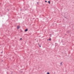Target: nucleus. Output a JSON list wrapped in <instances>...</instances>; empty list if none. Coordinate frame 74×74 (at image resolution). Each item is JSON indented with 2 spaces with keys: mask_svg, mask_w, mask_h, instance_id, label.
Listing matches in <instances>:
<instances>
[{
  "mask_svg": "<svg viewBox=\"0 0 74 74\" xmlns=\"http://www.w3.org/2000/svg\"><path fill=\"white\" fill-rule=\"evenodd\" d=\"M17 27L18 29H19V28H20V27H19V26H17Z\"/></svg>",
  "mask_w": 74,
  "mask_h": 74,
  "instance_id": "f257e3e1",
  "label": "nucleus"
},
{
  "mask_svg": "<svg viewBox=\"0 0 74 74\" xmlns=\"http://www.w3.org/2000/svg\"><path fill=\"white\" fill-rule=\"evenodd\" d=\"M28 31L27 29H26L25 30V32H26V31Z\"/></svg>",
  "mask_w": 74,
  "mask_h": 74,
  "instance_id": "f03ea898",
  "label": "nucleus"
},
{
  "mask_svg": "<svg viewBox=\"0 0 74 74\" xmlns=\"http://www.w3.org/2000/svg\"><path fill=\"white\" fill-rule=\"evenodd\" d=\"M62 62L61 63H60V65H61V66H62Z\"/></svg>",
  "mask_w": 74,
  "mask_h": 74,
  "instance_id": "7ed1b4c3",
  "label": "nucleus"
},
{
  "mask_svg": "<svg viewBox=\"0 0 74 74\" xmlns=\"http://www.w3.org/2000/svg\"><path fill=\"white\" fill-rule=\"evenodd\" d=\"M48 2L49 3V4L50 3V2L49 1Z\"/></svg>",
  "mask_w": 74,
  "mask_h": 74,
  "instance_id": "20e7f679",
  "label": "nucleus"
},
{
  "mask_svg": "<svg viewBox=\"0 0 74 74\" xmlns=\"http://www.w3.org/2000/svg\"><path fill=\"white\" fill-rule=\"evenodd\" d=\"M47 74H49V73L48 72L47 73Z\"/></svg>",
  "mask_w": 74,
  "mask_h": 74,
  "instance_id": "39448f33",
  "label": "nucleus"
},
{
  "mask_svg": "<svg viewBox=\"0 0 74 74\" xmlns=\"http://www.w3.org/2000/svg\"><path fill=\"white\" fill-rule=\"evenodd\" d=\"M39 47H41V46H40V45H39Z\"/></svg>",
  "mask_w": 74,
  "mask_h": 74,
  "instance_id": "423d86ee",
  "label": "nucleus"
},
{
  "mask_svg": "<svg viewBox=\"0 0 74 74\" xmlns=\"http://www.w3.org/2000/svg\"><path fill=\"white\" fill-rule=\"evenodd\" d=\"M45 2H47V1H45Z\"/></svg>",
  "mask_w": 74,
  "mask_h": 74,
  "instance_id": "0eeeda50",
  "label": "nucleus"
},
{
  "mask_svg": "<svg viewBox=\"0 0 74 74\" xmlns=\"http://www.w3.org/2000/svg\"><path fill=\"white\" fill-rule=\"evenodd\" d=\"M38 45H39V44L38 43Z\"/></svg>",
  "mask_w": 74,
  "mask_h": 74,
  "instance_id": "6e6552de",
  "label": "nucleus"
},
{
  "mask_svg": "<svg viewBox=\"0 0 74 74\" xmlns=\"http://www.w3.org/2000/svg\"><path fill=\"white\" fill-rule=\"evenodd\" d=\"M20 40H21V39H22V38H20Z\"/></svg>",
  "mask_w": 74,
  "mask_h": 74,
  "instance_id": "1a4fd4ad",
  "label": "nucleus"
},
{
  "mask_svg": "<svg viewBox=\"0 0 74 74\" xmlns=\"http://www.w3.org/2000/svg\"><path fill=\"white\" fill-rule=\"evenodd\" d=\"M49 40H50V39H49Z\"/></svg>",
  "mask_w": 74,
  "mask_h": 74,
  "instance_id": "9d476101",
  "label": "nucleus"
},
{
  "mask_svg": "<svg viewBox=\"0 0 74 74\" xmlns=\"http://www.w3.org/2000/svg\"><path fill=\"white\" fill-rule=\"evenodd\" d=\"M65 35H66V34H65Z\"/></svg>",
  "mask_w": 74,
  "mask_h": 74,
  "instance_id": "9b49d317",
  "label": "nucleus"
},
{
  "mask_svg": "<svg viewBox=\"0 0 74 74\" xmlns=\"http://www.w3.org/2000/svg\"><path fill=\"white\" fill-rule=\"evenodd\" d=\"M2 53V52H1V53Z\"/></svg>",
  "mask_w": 74,
  "mask_h": 74,
  "instance_id": "f8f14e48",
  "label": "nucleus"
}]
</instances>
